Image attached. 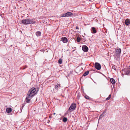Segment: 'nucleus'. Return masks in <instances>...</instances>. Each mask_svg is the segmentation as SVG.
<instances>
[{"label": "nucleus", "mask_w": 130, "mask_h": 130, "mask_svg": "<svg viewBox=\"0 0 130 130\" xmlns=\"http://www.w3.org/2000/svg\"><path fill=\"white\" fill-rule=\"evenodd\" d=\"M38 91V88L33 87L29 90L28 94L29 97H32L37 93Z\"/></svg>", "instance_id": "f257e3e1"}, {"label": "nucleus", "mask_w": 130, "mask_h": 130, "mask_svg": "<svg viewBox=\"0 0 130 130\" xmlns=\"http://www.w3.org/2000/svg\"><path fill=\"white\" fill-rule=\"evenodd\" d=\"M22 23L25 25H27L29 24H34L36 23V21L33 19H25L22 21Z\"/></svg>", "instance_id": "f03ea898"}, {"label": "nucleus", "mask_w": 130, "mask_h": 130, "mask_svg": "<svg viewBox=\"0 0 130 130\" xmlns=\"http://www.w3.org/2000/svg\"><path fill=\"white\" fill-rule=\"evenodd\" d=\"M73 15V13L70 12H68L66 13L61 15L60 18L62 17H68Z\"/></svg>", "instance_id": "7ed1b4c3"}, {"label": "nucleus", "mask_w": 130, "mask_h": 130, "mask_svg": "<svg viewBox=\"0 0 130 130\" xmlns=\"http://www.w3.org/2000/svg\"><path fill=\"white\" fill-rule=\"evenodd\" d=\"M76 107V105L74 103H73L70 106L69 109V110L70 112H71L74 110Z\"/></svg>", "instance_id": "20e7f679"}, {"label": "nucleus", "mask_w": 130, "mask_h": 130, "mask_svg": "<svg viewBox=\"0 0 130 130\" xmlns=\"http://www.w3.org/2000/svg\"><path fill=\"white\" fill-rule=\"evenodd\" d=\"M94 67L98 70H100L101 68V66L100 64L97 62H96L95 63Z\"/></svg>", "instance_id": "39448f33"}, {"label": "nucleus", "mask_w": 130, "mask_h": 130, "mask_svg": "<svg viewBox=\"0 0 130 130\" xmlns=\"http://www.w3.org/2000/svg\"><path fill=\"white\" fill-rule=\"evenodd\" d=\"M82 49L85 52L88 51V47L85 45H84L82 46Z\"/></svg>", "instance_id": "423d86ee"}, {"label": "nucleus", "mask_w": 130, "mask_h": 130, "mask_svg": "<svg viewBox=\"0 0 130 130\" xmlns=\"http://www.w3.org/2000/svg\"><path fill=\"white\" fill-rule=\"evenodd\" d=\"M63 43H66L68 42V39L67 38L65 37H62L61 40Z\"/></svg>", "instance_id": "0eeeda50"}, {"label": "nucleus", "mask_w": 130, "mask_h": 130, "mask_svg": "<svg viewBox=\"0 0 130 130\" xmlns=\"http://www.w3.org/2000/svg\"><path fill=\"white\" fill-rule=\"evenodd\" d=\"M31 97H29V95L27 94L26 99V101L27 103H29L30 99H29V98H31Z\"/></svg>", "instance_id": "6e6552de"}, {"label": "nucleus", "mask_w": 130, "mask_h": 130, "mask_svg": "<svg viewBox=\"0 0 130 130\" xmlns=\"http://www.w3.org/2000/svg\"><path fill=\"white\" fill-rule=\"evenodd\" d=\"M91 30V32L92 33L94 34L96 32L95 28L94 27H92Z\"/></svg>", "instance_id": "1a4fd4ad"}, {"label": "nucleus", "mask_w": 130, "mask_h": 130, "mask_svg": "<svg viewBox=\"0 0 130 130\" xmlns=\"http://www.w3.org/2000/svg\"><path fill=\"white\" fill-rule=\"evenodd\" d=\"M125 24L127 25L130 24V21L128 19L126 20L125 22Z\"/></svg>", "instance_id": "9d476101"}, {"label": "nucleus", "mask_w": 130, "mask_h": 130, "mask_svg": "<svg viewBox=\"0 0 130 130\" xmlns=\"http://www.w3.org/2000/svg\"><path fill=\"white\" fill-rule=\"evenodd\" d=\"M121 50L120 48L117 49L116 50V53L117 54H120L121 52Z\"/></svg>", "instance_id": "9b49d317"}, {"label": "nucleus", "mask_w": 130, "mask_h": 130, "mask_svg": "<svg viewBox=\"0 0 130 130\" xmlns=\"http://www.w3.org/2000/svg\"><path fill=\"white\" fill-rule=\"evenodd\" d=\"M60 86V84H58L55 86V88L56 89L58 90Z\"/></svg>", "instance_id": "f8f14e48"}, {"label": "nucleus", "mask_w": 130, "mask_h": 130, "mask_svg": "<svg viewBox=\"0 0 130 130\" xmlns=\"http://www.w3.org/2000/svg\"><path fill=\"white\" fill-rule=\"evenodd\" d=\"M110 81L112 84H114L115 83V80L113 78H111L110 79Z\"/></svg>", "instance_id": "ddd939ff"}, {"label": "nucleus", "mask_w": 130, "mask_h": 130, "mask_svg": "<svg viewBox=\"0 0 130 130\" xmlns=\"http://www.w3.org/2000/svg\"><path fill=\"white\" fill-rule=\"evenodd\" d=\"M36 35L37 36H41V32L39 31H38L36 33Z\"/></svg>", "instance_id": "4468645a"}, {"label": "nucleus", "mask_w": 130, "mask_h": 130, "mask_svg": "<svg viewBox=\"0 0 130 130\" xmlns=\"http://www.w3.org/2000/svg\"><path fill=\"white\" fill-rule=\"evenodd\" d=\"M126 74L128 75H130V69L128 70L126 72Z\"/></svg>", "instance_id": "2eb2a0df"}, {"label": "nucleus", "mask_w": 130, "mask_h": 130, "mask_svg": "<svg viewBox=\"0 0 130 130\" xmlns=\"http://www.w3.org/2000/svg\"><path fill=\"white\" fill-rule=\"evenodd\" d=\"M89 71H87L85 72L83 74V76H85L89 74Z\"/></svg>", "instance_id": "dca6fc26"}, {"label": "nucleus", "mask_w": 130, "mask_h": 130, "mask_svg": "<svg viewBox=\"0 0 130 130\" xmlns=\"http://www.w3.org/2000/svg\"><path fill=\"white\" fill-rule=\"evenodd\" d=\"M105 113V112H103V113H102V114H101V115L99 117V120L101 118H102V117H103V115H104V113Z\"/></svg>", "instance_id": "f3484780"}, {"label": "nucleus", "mask_w": 130, "mask_h": 130, "mask_svg": "<svg viewBox=\"0 0 130 130\" xmlns=\"http://www.w3.org/2000/svg\"><path fill=\"white\" fill-rule=\"evenodd\" d=\"M62 59L61 58L58 61V63L59 64H61L62 63Z\"/></svg>", "instance_id": "a211bd4d"}, {"label": "nucleus", "mask_w": 130, "mask_h": 130, "mask_svg": "<svg viewBox=\"0 0 130 130\" xmlns=\"http://www.w3.org/2000/svg\"><path fill=\"white\" fill-rule=\"evenodd\" d=\"M67 118H66L64 117L63 118L62 121L63 122H66L67 121Z\"/></svg>", "instance_id": "6ab92c4d"}, {"label": "nucleus", "mask_w": 130, "mask_h": 130, "mask_svg": "<svg viewBox=\"0 0 130 130\" xmlns=\"http://www.w3.org/2000/svg\"><path fill=\"white\" fill-rule=\"evenodd\" d=\"M111 94L109 95V96L106 99V100H109L110 99V98L111 97Z\"/></svg>", "instance_id": "aec40b11"}, {"label": "nucleus", "mask_w": 130, "mask_h": 130, "mask_svg": "<svg viewBox=\"0 0 130 130\" xmlns=\"http://www.w3.org/2000/svg\"><path fill=\"white\" fill-rule=\"evenodd\" d=\"M80 68L78 67H77L76 69V71H77V73L79 72V70H80Z\"/></svg>", "instance_id": "412c9836"}, {"label": "nucleus", "mask_w": 130, "mask_h": 130, "mask_svg": "<svg viewBox=\"0 0 130 130\" xmlns=\"http://www.w3.org/2000/svg\"><path fill=\"white\" fill-rule=\"evenodd\" d=\"M85 98L87 99H89V97L87 95H86L84 96Z\"/></svg>", "instance_id": "4be33fe9"}, {"label": "nucleus", "mask_w": 130, "mask_h": 130, "mask_svg": "<svg viewBox=\"0 0 130 130\" xmlns=\"http://www.w3.org/2000/svg\"><path fill=\"white\" fill-rule=\"evenodd\" d=\"M80 38L79 37H78L77 38V41L78 42H79L80 41Z\"/></svg>", "instance_id": "5701e85b"}, {"label": "nucleus", "mask_w": 130, "mask_h": 130, "mask_svg": "<svg viewBox=\"0 0 130 130\" xmlns=\"http://www.w3.org/2000/svg\"><path fill=\"white\" fill-rule=\"evenodd\" d=\"M12 111V109L11 108H9V113L11 112Z\"/></svg>", "instance_id": "b1692460"}, {"label": "nucleus", "mask_w": 130, "mask_h": 130, "mask_svg": "<svg viewBox=\"0 0 130 130\" xmlns=\"http://www.w3.org/2000/svg\"><path fill=\"white\" fill-rule=\"evenodd\" d=\"M113 69L115 71L116 70V68L115 67V66H112Z\"/></svg>", "instance_id": "393cba45"}, {"label": "nucleus", "mask_w": 130, "mask_h": 130, "mask_svg": "<svg viewBox=\"0 0 130 130\" xmlns=\"http://www.w3.org/2000/svg\"><path fill=\"white\" fill-rule=\"evenodd\" d=\"M24 106L23 105L21 107V111H22V109H23Z\"/></svg>", "instance_id": "a878e982"}, {"label": "nucleus", "mask_w": 130, "mask_h": 130, "mask_svg": "<svg viewBox=\"0 0 130 130\" xmlns=\"http://www.w3.org/2000/svg\"><path fill=\"white\" fill-rule=\"evenodd\" d=\"M6 111L7 113H8V108H7L6 109Z\"/></svg>", "instance_id": "bb28decb"}, {"label": "nucleus", "mask_w": 130, "mask_h": 130, "mask_svg": "<svg viewBox=\"0 0 130 130\" xmlns=\"http://www.w3.org/2000/svg\"><path fill=\"white\" fill-rule=\"evenodd\" d=\"M76 29H79L78 27H77H77H76Z\"/></svg>", "instance_id": "cd10ccee"}, {"label": "nucleus", "mask_w": 130, "mask_h": 130, "mask_svg": "<svg viewBox=\"0 0 130 130\" xmlns=\"http://www.w3.org/2000/svg\"><path fill=\"white\" fill-rule=\"evenodd\" d=\"M51 117H52L51 116V115L50 116H49V117L50 118H51Z\"/></svg>", "instance_id": "c85d7f7f"}, {"label": "nucleus", "mask_w": 130, "mask_h": 130, "mask_svg": "<svg viewBox=\"0 0 130 130\" xmlns=\"http://www.w3.org/2000/svg\"><path fill=\"white\" fill-rule=\"evenodd\" d=\"M56 114V113H53L54 115H55Z\"/></svg>", "instance_id": "c756f323"}, {"label": "nucleus", "mask_w": 130, "mask_h": 130, "mask_svg": "<svg viewBox=\"0 0 130 130\" xmlns=\"http://www.w3.org/2000/svg\"><path fill=\"white\" fill-rule=\"evenodd\" d=\"M77 98H78V99H79V97H77Z\"/></svg>", "instance_id": "7c9ffc66"}]
</instances>
